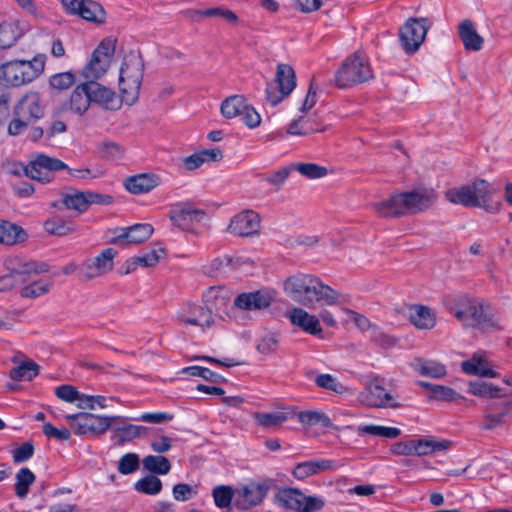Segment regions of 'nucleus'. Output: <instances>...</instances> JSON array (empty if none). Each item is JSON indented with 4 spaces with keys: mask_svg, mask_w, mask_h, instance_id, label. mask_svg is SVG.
I'll list each match as a JSON object with an SVG mask.
<instances>
[{
    "mask_svg": "<svg viewBox=\"0 0 512 512\" xmlns=\"http://www.w3.org/2000/svg\"><path fill=\"white\" fill-rule=\"evenodd\" d=\"M412 367L420 375L435 379L442 378L447 373L445 366L440 362L423 358H416L412 362Z\"/></svg>",
    "mask_w": 512,
    "mask_h": 512,
    "instance_id": "nucleus-33",
    "label": "nucleus"
},
{
    "mask_svg": "<svg viewBox=\"0 0 512 512\" xmlns=\"http://www.w3.org/2000/svg\"><path fill=\"white\" fill-rule=\"evenodd\" d=\"M144 75V62L140 55L130 53L123 59L119 74L122 101L133 105L139 98Z\"/></svg>",
    "mask_w": 512,
    "mask_h": 512,
    "instance_id": "nucleus-4",
    "label": "nucleus"
},
{
    "mask_svg": "<svg viewBox=\"0 0 512 512\" xmlns=\"http://www.w3.org/2000/svg\"><path fill=\"white\" fill-rule=\"evenodd\" d=\"M76 76L72 72H62L52 75L49 79V84L53 89L66 90L74 85Z\"/></svg>",
    "mask_w": 512,
    "mask_h": 512,
    "instance_id": "nucleus-58",
    "label": "nucleus"
},
{
    "mask_svg": "<svg viewBox=\"0 0 512 512\" xmlns=\"http://www.w3.org/2000/svg\"><path fill=\"white\" fill-rule=\"evenodd\" d=\"M273 299L270 291L258 290L239 294L234 300V305L242 310H262L269 307Z\"/></svg>",
    "mask_w": 512,
    "mask_h": 512,
    "instance_id": "nucleus-20",
    "label": "nucleus"
},
{
    "mask_svg": "<svg viewBox=\"0 0 512 512\" xmlns=\"http://www.w3.org/2000/svg\"><path fill=\"white\" fill-rule=\"evenodd\" d=\"M246 100L242 95H233L226 98L221 104V112L227 119L240 116L245 111Z\"/></svg>",
    "mask_w": 512,
    "mask_h": 512,
    "instance_id": "nucleus-40",
    "label": "nucleus"
},
{
    "mask_svg": "<svg viewBox=\"0 0 512 512\" xmlns=\"http://www.w3.org/2000/svg\"><path fill=\"white\" fill-rule=\"evenodd\" d=\"M383 383L384 380L379 377L369 381L359 395L360 401L363 404L374 408L400 407V403L396 401L395 397L391 393L386 391Z\"/></svg>",
    "mask_w": 512,
    "mask_h": 512,
    "instance_id": "nucleus-12",
    "label": "nucleus"
},
{
    "mask_svg": "<svg viewBox=\"0 0 512 512\" xmlns=\"http://www.w3.org/2000/svg\"><path fill=\"white\" fill-rule=\"evenodd\" d=\"M459 36L466 50H481L484 40L476 32L471 20H464L459 25Z\"/></svg>",
    "mask_w": 512,
    "mask_h": 512,
    "instance_id": "nucleus-30",
    "label": "nucleus"
},
{
    "mask_svg": "<svg viewBox=\"0 0 512 512\" xmlns=\"http://www.w3.org/2000/svg\"><path fill=\"white\" fill-rule=\"evenodd\" d=\"M22 33L18 24L4 22L0 24V50L12 47L21 37Z\"/></svg>",
    "mask_w": 512,
    "mask_h": 512,
    "instance_id": "nucleus-38",
    "label": "nucleus"
},
{
    "mask_svg": "<svg viewBox=\"0 0 512 512\" xmlns=\"http://www.w3.org/2000/svg\"><path fill=\"white\" fill-rule=\"evenodd\" d=\"M38 365L34 362H23L11 369L9 375L15 381H31L38 375Z\"/></svg>",
    "mask_w": 512,
    "mask_h": 512,
    "instance_id": "nucleus-47",
    "label": "nucleus"
},
{
    "mask_svg": "<svg viewBox=\"0 0 512 512\" xmlns=\"http://www.w3.org/2000/svg\"><path fill=\"white\" fill-rule=\"evenodd\" d=\"M284 291L299 304L314 308L332 306L339 302V293L311 274L298 273L284 282Z\"/></svg>",
    "mask_w": 512,
    "mask_h": 512,
    "instance_id": "nucleus-1",
    "label": "nucleus"
},
{
    "mask_svg": "<svg viewBox=\"0 0 512 512\" xmlns=\"http://www.w3.org/2000/svg\"><path fill=\"white\" fill-rule=\"evenodd\" d=\"M278 348V339L274 334L263 336L257 343V350L265 355L274 353Z\"/></svg>",
    "mask_w": 512,
    "mask_h": 512,
    "instance_id": "nucleus-62",
    "label": "nucleus"
},
{
    "mask_svg": "<svg viewBox=\"0 0 512 512\" xmlns=\"http://www.w3.org/2000/svg\"><path fill=\"white\" fill-rule=\"evenodd\" d=\"M75 434L78 435H101L104 434L112 425L117 416H98L91 413L68 414L65 416Z\"/></svg>",
    "mask_w": 512,
    "mask_h": 512,
    "instance_id": "nucleus-9",
    "label": "nucleus"
},
{
    "mask_svg": "<svg viewBox=\"0 0 512 512\" xmlns=\"http://www.w3.org/2000/svg\"><path fill=\"white\" fill-rule=\"evenodd\" d=\"M407 215L429 209L436 201L437 194L432 189H414L403 192Z\"/></svg>",
    "mask_w": 512,
    "mask_h": 512,
    "instance_id": "nucleus-18",
    "label": "nucleus"
},
{
    "mask_svg": "<svg viewBox=\"0 0 512 512\" xmlns=\"http://www.w3.org/2000/svg\"><path fill=\"white\" fill-rule=\"evenodd\" d=\"M172 493L175 500L187 501L192 496L197 494V490L195 487H192L189 484L178 483L173 486Z\"/></svg>",
    "mask_w": 512,
    "mask_h": 512,
    "instance_id": "nucleus-63",
    "label": "nucleus"
},
{
    "mask_svg": "<svg viewBox=\"0 0 512 512\" xmlns=\"http://www.w3.org/2000/svg\"><path fill=\"white\" fill-rule=\"evenodd\" d=\"M77 406L81 409H90L93 410L96 406L100 408L106 407V398L104 396H93V395H85L81 394L79 398V402Z\"/></svg>",
    "mask_w": 512,
    "mask_h": 512,
    "instance_id": "nucleus-61",
    "label": "nucleus"
},
{
    "mask_svg": "<svg viewBox=\"0 0 512 512\" xmlns=\"http://www.w3.org/2000/svg\"><path fill=\"white\" fill-rule=\"evenodd\" d=\"M276 503L292 512H313L322 509L324 502L317 497H307L295 488H281L275 496Z\"/></svg>",
    "mask_w": 512,
    "mask_h": 512,
    "instance_id": "nucleus-10",
    "label": "nucleus"
},
{
    "mask_svg": "<svg viewBox=\"0 0 512 512\" xmlns=\"http://www.w3.org/2000/svg\"><path fill=\"white\" fill-rule=\"evenodd\" d=\"M500 388L483 381L470 382L469 392L475 396L495 398L499 396Z\"/></svg>",
    "mask_w": 512,
    "mask_h": 512,
    "instance_id": "nucleus-53",
    "label": "nucleus"
},
{
    "mask_svg": "<svg viewBox=\"0 0 512 512\" xmlns=\"http://www.w3.org/2000/svg\"><path fill=\"white\" fill-rule=\"evenodd\" d=\"M268 490V484L250 482L237 490L236 505L241 509L257 506L263 501Z\"/></svg>",
    "mask_w": 512,
    "mask_h": 512,
    "instance_id": "nucleus-19",
    "label": "nucleus"
},
{
    "mask_svg": "<svg viewBox=\"0 0 512 512\" xmlns=\"http://www.w3.org/2000/svg\"><path fill=\"white\" fill-rule=\"evenodd\" d=\"M240 265L239 258L234 259L231 256L224 255L211 261V269L216 273L226 274Z\"/></svg>",
    "mask_w": 512,
    "mask_h": 512,
    "instance_id": "nucleus-55",
    "label": "nucleus"
},
{
    "mask_svg": "<svg viewBox=\"0 0 512 512\" xmlns=\"http://www.w3.org/2000/svg\"><path fill=\"white\" fill-rule=\"evenodd\" d=\"M46 57L37 55L32 60H14L0 65V80L18 87L35 80L44 71Z\"/></svg>",
    "mask_w": 512,
    "mask_h": 512,
    "instance_id": "nucleus-5",
    "label": "nucleus"
},
{
    "mask_svg": "<svg viewBox=\"0 0 512 512\" xmlns=\"http://www.w3.org/2000/svg\"><path fill=\"white\" fill-rule=\"evenodd\" d=\"M179 320L186 325H195L201 328H209L215 324L212 305L197 307L193 316L179 315Z\"/></svg>",
    "mask_w": 512,
    "mask_h": 512,
    "instance_id": "nucleus-31",
    "label": "nucleus"
},
{
    "mask_svg": "<svg viewBox=\"0 0 512 512\" xmlns=\"http://www.w3.org/2000/svg\"><path fill=\"white\" fill-rule=\"evenodd\" d=\"M410 320L419 329H432L436 324L432 310L423 305H414L411 308Z\"/></svg>",
    "mask_w": 512,
    "mask_h": 512,
    "instance_id": "nucleus-34",
    "label": "nucleus"
},
{
    "mask_svg": "<svg viewBox=\"0 0 512 512\" xmlns=\"http://www.w3.org/2000/svg\"><path fill=\"white\" fill-rule=\"evenodd\" d=\"M336 462L329 459H317L298 463L293 469V476L299 480L306 479L326 470H334Z\"/></svg>",
    "mask_w": 512,
    "mask_h": 512,
    "instance_id": "nucleus-25",
    "label": "nucleus"
},
{
    "mask_svg": "<svg viewBox=\"0 0 512 512\" xmlns=\"http://www.w3.org/2000/svg\"><path fill=\"white\" fill-rule=\"evenodd\" d=\"M60 170H67L69 175L79 179L96 177L89 168L72 169L60 159L49 157L45 154L37 155L35 159L25 167V174L33 180L48 183L53 179V172Z\"/></svg>",
    "mask_w": 512,
    "mask_h": 512,
    "instance_id": "nucleus-6",
    "label": "nucleus"
},
{
    "mask_svg": "<svg viewBox=\"0 0 512 512\" xmlns=\"http://www.w3.org/2000/svg\"><path fill=\"white\" fill-rule=\"evenodd\" d=\"M135 489L147 495H156L162 490V481L154 475H148L135 483Z\"/></svg>",
    "mask_w": 512,
    "mask_h": 512,
    "instance_id": "nucleus-50",
    "label": "nucleus"
},
{
    "mask_svg": "<svg viewBox=\"0 0 512 512\" xmlns=\"http://www.w3.org/2000/svg\"><path fill=\"white\" fill-rule=\"evenodd\" d=\"M261 228V219L257 212L245 210L236 214L228 225V231L241 237L258 235Z\"/></svg>",
    "mask_w": 512,
    "mask_h": 512,
    "instance_id": "nucleus-15",
    "label": "nucleus"
},
{
    "mask_svg": "<svg viewBox=\"0 0 512 512\" xmlns=\"http://www.w3.org/2000/svg\"><path fill=\"white\" fill-rule=\"evenodd\" d=\"M27 238V233L18 225L8 221H0V243L5 245H14L23 242Z\"/></svg>",
    "mask_w": 512,
    "mask_h": 512,
    "instance_id": "nucleus-35",
    "label": "nucleus"
},
{
    "mask_svg": "<svg viewBox=\"0 0 512 512\" xmlns=\"http://www.w3.org/2000/svg\"><path fill=\"white\" fill-rule=\"evenodd\" d=\"M288 419V415L285 412L276 413H257L255 420L258 425L264 428L276 427L285 422Z\"/></svg>",
    "mask_w": 512,
    "mask_h": 512,
    "instance_id": "nucleus-54",
    "label": "nucleus"
},
{
    "mask_svg": "<svg viewBox=\"0 0 512 512\" xmlns=\"http://www.w3.org/2000/svg\"><path fill=\"white\" fill-rule=\"evenodd\" d=\"M116 49V40L106 38L93 51L90 60L83 67L81 76L86 80H97L108 70Z\"/></svg>",
    "mask_w": 512,
    "mask_h": 512,
    "instance_id": "nucleus-8",
    "label": "nucleus"
},
{
    "mask_svg": "<svg viewBox=\"0 0 512 512\" xmlns=\"http://www.w3.org/2000/svg\"><path fill=\"white\" fill-rule=\"evenodd\" d=\"M161 184V178L155 173H140L129 176L124 181V187L134 195L149 193Z\"/></svg>",
    "mask_w": 512,
    "mask_h": 512,
    "instance_id": "nucleus-21",
    "label": "nucleus"
},
{
    "mask_svg": "<svg viewBox=\"0 0 512 512\" xmlns=\"http://www.w3.org/2000/svg\"><path fill=\"white\" fill-rule=\"evenodd\" d=\"M462 370L467 374L481 377L495 378L498 376V373L490 368L486 358L478 353H475L470 360L462 362Z\"/></svg>",
    "mask_w": 512,
    "mask_h": 512,
    "instance_id": "nucleus-28",
    "label": "nucleus"
},
{
    "mask_svg": "<svg viewBox=\"0 0 512 512\" xmlns=\"http://www.w3.org/2000/svg\"><path fill=\"white\" fill-rule=\"evenodd\" d=\"M166 255L165 249L156 245L152 248V250L144 255L131 257L126 261V270L125 274H129L135 271L139 266L141 267H154L156 266L160 259Z\"/></svg>",
    "mask_w": 512,
    "mask_h": 512,
    "instance_id": "nucleus-27",
    "label": "nucleus"
},
{
    "mask_svg": "<svg viewBox=\"0 0 512 512\" xmlns=\"http://www.w3.org/2000/svg\"><path fill=\"white\" fill-rule=\"evenodd\" d=\"M61 203L65 208L83 213L88 210L87 192L73 190L62 194Z\"/></svg>",
    "mask_w": 512,
    "mask_h": 512,
    "instance_id": "nucleus-36",
    "label": "nucleus"
},
{
    "mask_svg": "<svg viewBox=\"0 0 512 512\" xmlns=\"http://www.w3.org/2000/svg\"><path fill=\"white\" fill-rule=\"evenodd\" d=\"M139 468V457L135 453H127L123 455L118 463V471L123 475H128Z\"/></svg>",
    "mask_w": 512,
    "mask_h": 512,
    "instance_id": "nucleus-60",
    "label": "nucleus"
},
{
    "mask_svg": "<svg viewBox=\"0 0 512 512\" xmlns=\"http://www.w3.org/2000/svg\"><path fill=\"white\" fill-rule=\"evenodd\" d=\"M153 227L150 224H135L122 229L121 234L112 239L114 244H140L148 240L153 234Z\"/></svg>",
    "mask_w": 512,
    "mask_h": 512,
    "instance_id": "nucleus-24",
    "label": "nucleus"
},
{
    "mask_svg": "<svg viewBox=\"0 0 512 512\" xmlns=\"http://www.w3.org/2000/svg\"><path fill=\"white\" fill-rule=\"evenodd\" d=\"M116 254L113 248H107L96 257L85 260L79 271L81 279L90 281L112 271Z\"/></svg>",
    "mask_w": 512,
    "mask_h": 512,
    "instance_id": "nucleus-13",
    "label": "nucleus"
},
{
    "mask_svg": "<svg viewBox=\"0 0 512 512\" xmlns=\"http://www.w3.org/2000/svg\"><path fill=\"white\" fill-rule=\"evenodd\" d=\"M292 169L308 179H320L328 175L327 167L316 163H292Z\"/></svg>",
    "mask_w": 512,
    "mask_h": 512,
    "instance_id": "nucleus-43",
    "label": "nucleus"
},
{
    "mask_svg": "<svg viewBox=\"0 0 512 512\" xmlns=\"http://www.w3.org/2000/svg\"><path fill=\"white\" fill-rule=\"evenodd\" d=\"M496 188L485 179H476L461 187L451 188L445 192V198L465 207H478L495 214L501 209V202L494 199Z\"/></svg>",
    "mask_w": 512,
    "mask_h": 512,
    "instance_id": "nucleus-2",
    "label": "nucleus"
},
{
    "mask_svg": "<svg viewBox=\"0 0 512 512\" xmlns=\"http://www.w3.org/2000/svg\"><path fill=\"white\" fill-rule=\"evenodd\" d=\"M91 104V98L86 82L75 87L69 99V110L75 114L83 115Z\"/></svg>",
    "mask_w": 512,
    "mask_h": 512,
    "instance_id": "nucleus-29",
    "label": "nucleus"
},
{
    "mask_svg": "<svg viewBox=\"0 0 512 512\" xmlns=\"http://www.w3.org/2000/svg\"><path fill=\"white\" fill-rule=\"evenodd\" d=\"M98 151L104 159L119 160L123 157L125 149L116 142L104 141L99 144Z\"/></svg>",
    "mask_w": 512,
    "mask_h": 512,
    "instance_id": "nucleus-56",
    "label": "nucleus"
},
{
    "mask_svg": "<svg viewBox=\"0 0 512 512\" xmlns=\"http://www.w3.org/2000/svg\"><path fill=\"white\" fill-rule=\"evenodd\" d=\"M276 83L284 94H290L296 86V77L293 68L288 64H279L276 72Z\"/></svg>",
    "mask_w": 512,
    "mask_h": 512,
    "instance_id": "nucleus-37",
    "label": "nucleus"
},
{
    "mask_svg": "<svg viewBox=\"0 0 512 512\" xmlns=\"http://www.w3.org/2000/svg\"><path fill=\"white\" fill-rule=\"evenodd\" d=\"M414 454L418 456L428 455L435 451L445 450L450 446V441H433L427 439L413 440Z\"/></svg>",
    "mask_w": 512,
    "mask_h": 512,
    "instance_id": "nucleus-44",
    "label": "nucleus"
},
{
    "mask_svg": "<svg viewBox=\"0 0 512 512\" xmlns=\"http://www.w3.org/2000/svg\"><path fill=\"white\" fill-rule=\"evenodd\" d=\"M373 72L368 58L356 51L347 57L335 73V84L338 88H348L370 80Z\"/></svg>",
    "mask_w": 512,
    "mask_h": 512,
    "instance_id": "nucleus-7",
    "label": "nucleus"
},
{
    "mask_svg": "<svg viewBox=\"0 0 512 512\" xmlns=\"http://www.w3.org/2000/svg\"><path fill=\"white\" fill-rule=\"evenodd\" d=\"M432 398L435 400L451 402L459 399L460 395L450 387L436 385Z\"/></svg>",
    "mask_w": 512,
    "mask_h": 512,
    "instance_id": "nucleus-64",
    "label": "nucleus"
},
{
    "mask_svg": "<svg viewBox=\"0 0 512 512\" xmlns=\"http://www.w3.org/2000/svg\"><path fill=\"white\" fill-rule=\"evenodd\" d=\"M16 482L14 485L15 494L17 497L23 499L27 496L30 486L35 482V475L29 468H21L16 473Z\"/></svg>",
    "mask_w": 512,
    "mask_h": 512,
    "instance_id": "nucleus-42",
    "label": "nucleus"
},
{
    "mask_svg": "<svg viewBox=\"0 0 512 512\" xmlns=\"http://www.w3.org/2000/svg\"><path fill=\"white\" fill-rule=\"evenodd\" d=\"M212 496L217 507L227 508L231 504L234 492L230 486L220 485L213 489Z\"/></svg>",
    "mask_w": 512,
    "mask_h": 512,
    "instance_id": "nucleus-57",
    "label": "nucleus"
},
{
    "mask_svg": "<svg viewBox=\"0 0 512 512\" xmlns=\"http://www.w3.org/2000/svg\"><path fill=\"white\" fill-rule=\"evenodd\" d=\"M76 15L81 16L87 21L98 22L103 18L104 10L98 3L92 0H81L77 6Z\"/></svg>",
    "mask_w": 512,
    "mask_h": 512,
    "instance_id": "nucleus-39",
    "label": "nucleus"
},
{
    "mask_svg": "<svg viewBox=\"0 0 512 512\" xmlns=\"http://www.w3.org/2000/svg\"><path fill=\"white\" fill-rule=\"evenodd\" d=\"M181 373L195 377H201L204 380L210 381L212 383H222L225 381V379L221 375L211 371L208 368L201 366L185 367L182 369Z\"/></svg>",
    "mask_w": 512,
    "mask_h": 512,
    "instance_id": "nucleus-52",
    "label": "nucleus"
},
{
    "mask_svg": "<svg viewBox=\"0 0 512 512\" xmlns=\"http://www.w3.org/2000/svg\"><path fill=\"white\" fill-rule=\"evenodd\" d=\"M483 417L482 429L492 430L501 427L512 418V400L490 402L485 408Z\"/></svg>",
    "mask_w": 512,
    "mask_h": 512,
    "instance_id": "nucleus-16",
    "label": "nucleus"
},
{
    "mask_svg": "<svg viewBox=\"0 0 512 512\" xmlns=\"http://www.w3.org/2000/svg\"><path fill=\"white\" fill-rule=\"evenodd\" d=\"M317 131H321V129L313 127L311 121L304 116H300L298 119L293 120L287 128L288 134L296 136L309 135Z\"/></svg>",
    "mask_w": 512,
    "mask_h": 512,
    "instance_id": "nucleus-51",
    "label": "nucleus"
},
{
    "mask_svg": "<svg viewBox=\"0 0 512 512\" xmlns=\"http://www.w3.org/2000/svg\"><path fill=\"white\" fill-rule=\"evenodd\" d=\"M44 229L50 235L55 236H66L76 231L72 223L57 217L47 219L44 222Z\"/></svg>",
    "mask_w": 512,
    "mask_h": 512,
    "instance_id": "nucleus-45",
    "label": "nucleus"
},
{
    "mask_svg": "<svg viewBox=\"0 0 512 512\" xmlns=\"http://www.w3.org/2000/svg\"><path fill=\"white\" fill-rule=\"evenodd\" d=\"M430 25L426 18H409L399 30V40L407 54L415 53L424 42Z\"/></svg>",
    "mask_w": 512,
    "mask_h": 512,
    "instance_id": "nucleus-11",
    "label": "nucleus"
},
{
    "mask_svg": "<svg viewBox=\"0 0 512 512\" xmlns=\"http://www.w3.org/2000/svg\"><path fill=\"white\" fill-rule=\"evenodd\" d=\"M4 265L7 271L21 280L27 282L32 274L38 275L49 271L46 263H38L36 261H27L25 258L12 255L5 259Z\"/></svg>",
    "mask_w": 512,
    "mask_h": 512,
    "instance_id": "nucleus-14",
    "label": "nucleus"
},
{
    "mask_svg": "<svg viewBox=\"0 0 512 512\" xmlns=\"http://www.w3.org/2000/svg\"><path fill=\"white\" fill-rule=\"evenodd\" d=\"M359 434H369L387 439H394L400 436L401 430L396 427H386L380 425H361L358 427Z\"/></svg>",
    "mask_w": 512,
    "mask_h": 512,
    "instance_id": "nucleus-46",
    "label": "nucleus"
},
{
    "mask_svg": "<svg viewBox=\"0 0 512 512\" xmlns=\"http://www.w3.org/2000/svg\"><path fill=\"white\" fill-rule=\"evenodd\" d=\"M403 192L392 194L389 198L373 203L375 212L383 218H399L407 215Z\"/></svg>",
    "mask_w": 512,
    "mask_h": 512,
    "instance_id": "nucleus-22",
    "label": "nucleus"
},
{
    "mask_svg": "<svg viewBox=\"0 0 512 512\" xmlns=\"http://www.w3.org/2000/svg\"><path fill=\"white\" fill-rule=\"evenodd\" d=\"M86 84L91 102L101 104L105 108H113L112 103L115 100V92L113 90L99 84L96 80H87Z\"/></svg>",
    "mask_w": 512,
    "mask_h": 512,
    "instance_id": "nucleus-32",
    "label": "nucleus"
},
{
    "mask_svg": "<svg viewBox=\"0 0 512 512\" xmlns=\"http://www.w3.org/2000/svg\"><path fill=\"white\" fill-rule=\"evenodd\" d=\"M52 283L46 280L32 281L30 284L24 286L20 290V295L23 298H38L47 294L50 291Z\"/></svg>",
    "mask_w": 512,
    "mask_h": 512,
    "instance_id": "nucleus-48",
    "label": "nucleus"
},
{
    "mask_svg": "<svg viewBox=\"0 0 512 512\" xmlns=\"http://www.w3.org/2000/svg\"><path fill=\"white\" fill-rule=\"evenodd\" d=\"M205 213L201 209L192 207L189 203L175 204L170 213V220L173 225L182 230H190L195 223H199Z\"/></svg>",
    "mask_w": 512,
    "mask_h": 512,
    "instance_id": "nucleus-17",
    "label": "nucleus"
},
{
    "mask_svg": "<svg viewBox=\"0 0 512 512\" xmlns=\"http://www.w3.org/2000/svg\"><path fill=\"white\" fill-rule=\"evenodd\" d=\"M289 319L293 325L300 327L311 335H318L322 331L318 318L302 308L292 309L289 312Z\"/></svg>",
    "mask_w": 512,
    "mask_h": 512,
    "instance_id": "nucleus-26",
    "label": "nucleus"
},
{
    "mask_svg": "<svg viewBox=\"0 0 512 512\" xmlns=\"http://www.w3.org/2000/svg\"><path fill=\"white\" fill-rule=\"evenodd\" d=\"M300 423L306 426L321 424L325 428L332 426L331 419L324 413L318 411H303L298 415Z\"/></svg>",
    "mask_w": 512,
    "mask_h": 512,
    "instance_id": "nucleus-49",
    "label": "nucleus"
},
{
    "mask_svg": "<svg viewBox=\"0 0 512 512\" xmlns=\"http://www.w3.org/2000/svg\"><path fill=\"white\" fill-rule=\"evenodd\" d=\"M446 308L466 327L488 330L495 327L492 318L484 312L482 304L465 294H450L444 298Z\"/></svg>",
    "mask_w": 512,
    "mask_h": 512,
    "instance_id": "nucleus-3",
    "label": "nucleus"
},
{
    "mask_svg": "<svg viewBox=\"0 0 512 512\" xmlns=\"http://www.w3.org/2000/svg\"><path fill=\"white\" fill-rule=\"evenodd\" d=\"M315 383L318 387L331 390L333 392H336L338 394H342L347 391V388L338 382L336 378H334L330 374H320L316 377Z\"/></svg>",
    "mask_w": 512,
    "mask_h": 512,
    "instance_id": "nucleus-59",
    "label": "nucleus"
},
{
    "mask_svg": "<svg viewBox=\"0 0 512 512\" xmlns=\"http://www.w3.org/2000/svg\"><path fill=\"white\" fill-rule=\"evenodd\" d=\"M142 464L147 471L159 475H166L171 469L169 459L161 455H148L143 458Z\"/></svg>",
    "mask_w": 512,
    "mask_h": 512,
    "instance_id": "nucleus-41",
    "label": "nucleus"
},
{
    "mask_svg": "<svg viewBox=\"0 0 512 512\" xmlns=\"http://www.w3.org/2000/svg\"><path fill=\"white\" fill-rule=\"evenodd\" d=\"M15 115L31 123L41 118L44 115V109L39 94L32 92L23 96L15 108Z\"/></svg>",
    "mask_w": 512,
    "mask_h": 512,
    "instance_id": "nucleus-23",
    "label": "nucleus"
}]
</instances>
